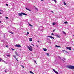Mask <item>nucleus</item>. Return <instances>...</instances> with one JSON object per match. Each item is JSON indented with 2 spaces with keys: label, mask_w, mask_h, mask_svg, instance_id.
<instances>
[{
  "label": "nucleus",
  "mask_w": 74,
  "mask_h": 74,
  "mask_svg": "<svg viewBox=\"0 0 74 74\" xmlns=\"http://www.w3.org/2000/svg\"><path fill=\"white\" fill-rule=\"evenodd\" d=\"M67 67L68 68V69H74V66L72 65H68Z\"/></svg>",
  "instance_id": "obj_1"
},
{
  "label": "nucleus",
  "mask_w": 74,
  "mask_h": 74,
  "mask_svg": "<svg viewBox=\"0 0 74 74\" xmlns=\"http://www.w3.org/2000/svg\"><path fill=\"white\" fill-rule=\"evenodd\" d=\"M27 47L28 48L29 51H33V49L32 48H31V47H30L28 46H27Z\"/></svg>",
  "instance_id": "obj_2"
},
{
  "label": "nucleus",
  "mask_w": 74,
  "mask_h": 74,
  "mask_svg": "<svg viewBox=\"0 0 74 74\" xmlns=\"http://www.w3.org/2000/svg\"><path fill=\"white\" fill-rule=\"evenodd\" d=\"M15 46L16 47H21V45L19 44H16V45Z\"/></svg>",
  "instance_id": "obj_3"
},
{
  "label": "nucleus",
  "mask_w": 74,
  "mask_h": 74,
  "mask_svg": "<svg viewBox=\"0 0 74 74\" xmlns=\"http://www.w3.org/2000/svg\"><path fill=\"white\" fill-rule=\"evenodd\" d=\"M53 71L54 72V73H56V74H58V72H57L55 70L53 69Z\"/></svg>",
  "instance_id": "obj_4"
},
{
  "label": "nucleus",
  "mask_w": 74,
  "mask_h": 74,
  "mask_svg": "<svg viewBox=\"0 0 74 74\" xmlns=\"http://www.w3.org/2000/svg\"><path fill=\"white\" fill-rule=\"evenodd\" d=\"M21 14H22V15H27V14L25 13L21 12Z\"/></svg>",
  "instance_id": "obj_5"
},
{
  "label": "nucleus",
  "mask_w": 74,
  "mask_h": 74,
  "mask_svg": "<svg viewBox=\"0 0 74 74\" xmlns=\"http://www.w3.org/2000/svg\"><path fill=\"white\" fill-rule=\"evenodd\" d=\"M66 49H69V50H71V47H66Z\"/></svg>",
  "instance_id": "obj_6"
},
{
  "label": "nucleus",
  "mask_w": 74,
  "mask_h": 74,
  "mask_svg": "<svg viewBox=\"0 0 74 74\" xmlns=\"http://www.w3.org/2000/svg\"><path fill=\"white\" fill-rule=\"evenodd\" d=\"M47 37H50V38H51V39H54V37H52V36H48Z\"/></svg>",
  "instance_id": "obj_7"
},
{
  "label": "nucleus",
  "mask_w": 74,
  "mask_h": 74,
  "mask_svg": "<svg viewBox=\"0 0 74 74\" xmlns=\"http://www.w3.org/2000/svg\"><path fill=\"white\" fill-rule=\"evenodd\" d=\"M15 52L16 55L18 56H19V55H18V53L17 52L15 51Z\"/></svg>",
  "instance_id": "obj_8"
},
{
  "label": "nucleus",
  "mask_w": 74,
  "mask_h": 74,
  "mask_svg": "<svg viewBox=\"0 0 74 74\" xmlns=\"http://www.w3.org/2000/svg\"><path fill=\"white\" fill-rule=\"evenodd\" d=\"M55 36H56V37H58V38H60V36L58 35H55Z\"/></svg>",
  "instance_id": "obj_9"
},
{
  "label": "nucleus",
  "mask_w": 74,
  "mask_h": 74,
  "mask_svg": "<svg viewBox=\"0 0 74 74\" xmlns=\"http://www.w3.org/2000/svg\"><path fill=\"white\" fill-rule=\"evenodd\" d=\"M25 8L27 10H28V11H31V10H30V9H29L25 7Z\"/></svg>",
  "instance_id": "obj_10"
},
{
  "label": "nucleus",
  "mask_w": 74,
  "mask_h": 74,
  "mask_svg": "<svg viewBox=\"0 0 74 74\" xmlns=\"http://www.w3.org/2000/svg\"><path fill=\"white\" fill-rule=\"evenodd\" d=\"M18 15L19 16H22V15L21 14V13H19Z\"/></svg>",
  "instance_id": "obj_11"
},
{
  "label": "nucleus",
  "mask_w": 74,
  "mask_h": 74,
  "mask_svg": "<svg viewBox=\"0 0 74 74\" xmlns=\"http://www.w3.org/2000/svg\"><path fill=\"white\" fill-rule=\"evenodd\" d=\"M56 23L55 22H53V26H54V25H56Z\"/></svg>",
  "instance_id": "obj_12"
},
{
  "label": "nucleus",
  "mask_w": 74,
  "mask_h": 74,
  "mask_svg": "<svg viewBox=\"0 0 74 74\" xmlns=\"http://www.w3.org/2000/svg\"><path fill=\"white\" fill-rule=\"evenodd\" d=\"M43 50L44 51H47V49L46 48H43Z\"/></svg>",
  "instance_id": "obj_13"
},
{
  "label": "nucleus",
  "mask_w": 74,
  "mask_h": 74,
  "mask_svg": "<svg viewBox=\"0 0 74 74\" xmlns=\"http://www.w3.org/2000/svg\"><path fill=\"white\" fill-rule=\"evenodd\" d=\"M56 47H57V48H60V46H58V45H56Z\"/></svg>",
  "instance_id": "obj_14"
},
{
  "label": "nucleus",
  "mask_w": 74,
  "mask_h": 74,
  "mask_svg": "<svg viewBox=\"0 0 74 74\" xmlns=\"http://www.w3.org/2000/svg\"><path fill=\"white\" fill-rule=\"evenodd\" d=\"M4 38H5V36H7V34H6V33L5 34H4Z\"/></svg>",
  "instance_id": "obj_15"
},
{
  "label": "nucleus",
  "mask_w": 74,
  "mask_h": 74,
  "mask_svg": "<svg viewBox=\"0 0 74 74\" xmlns=\"http://www.w3.org/2000/svg\"><path fill=\"white\" fill-rule=\"evenodd\" d=\"M34 7H35V10H36L37 11H38V9H37V8L36 7L34 6Z\"/></svg>",
  "instance_id": "obj_16"
},
{
  "label": "nucleus",
  "mask_w": 74,
  "mask_h": 74,
  "mask_svg": "<svg viewBox=\"0 0 74 74\" xmlns=\"http://www.w3.org/2000/svg\"><path fill=\"white\" fill-rule=\"evenodd\" d=\"M30 74H34V73H33V72L32 71H30Z\"/></svg>",
  "instance_id": "obj_17"
},
{
  "label": "nucleus",
  "mask_w": 74,
  "mask_h": 74,
  "mask_svg": "<svg viewBox=\"0 0 74 74\" xmlns=\"http://www.w3.org/2000/svg\"><path fill=\"white\" fill-rule=\"evenodd\" d=\"M64 23H65V24H67L68 22L67 21H65L64 22Z\"/></svg>",
  "instance_id": "obj_18"
},
{
  "label": "nucleus",
  "mask_w": 74,
  "mask_h": 74,
  "mask_svg": "<svg viewBox=\"0 0 74 74\" xmlns=\"http://www.w3.org/2000/svg\"><path fill=\"white\" fill-rule=\"evenodd\" d=\"M64 3L65 5H66V6H67V5L66 4V2H64Z\"/></svg>",
  "instance_id": "obj_19"
},
{
  "label": "nucleus",
  "mask_w": 74,
  "mask_h": 74,
  "mask_svg": "<svg viewBox=\"0 0 74 74\" xmlns=\"http://www.w3.org/2000/svg\"><path fill=\"white\" fill-rule=\"evenodd\" d=\"M29 40L30 41H32V38H29Z\"/></svg>",
  "instance_id": "obj_20"
},
{
  "label": "nucleus",
  "mask_w": 74,
  "mask_h": 74,
  "mask_svg": "<svg viewBox=\"0 0 74 74\" xmlns=\"http://www.w3.org/2000/svg\"><path fill=\"white\" fill-rule=\"evenodd\" d=\"M52 1H54V2H55V3H56V0H52Z\"/></svg>",
  "instance_id": "obj_21"
},
{
  "label": "nucleus",
  "mask_w": 74,
  "mask_h": 74,
  "mask_svg": "<svg viewBox=\"0 0 74 74\" xmlns=\"http://www.w3.org/2000/svg\"><path fill=\"white\" fill-rule=\"evenodd\" d=\"M46 55L48 56H49V53H46Z\"/></svg>",
  "instance_id": "obj_22"
},
{
  "label": "nucleus",
  "mask_w": 74,
  "mask_h": 74,
  "mask_svg": "<svg viewBox=\"0 0 74 74\" xmlns=\"http://www.w3.org/2000/svg\"><path fill=\"white\" fill-rule=\"evenodd\" d=\"M62 32L63 33V34H66V33L62 31Z\"/></svg>",
  "instance_id": "obj_23"
},
{
  "label": "nucleus",
  "mask_w": 74,
  "mask_h": 74,
  "mask_svg": "<svg viewBox=\"0 0 74 74\" xmlns=\"http://www.w3.org/2000/svg\"><path fill=\"white\" fill-rule=\"evenodd\" d=\"M13 57H14V58H16V56H15V55H13Z\"/></svg>",
  "instance_id": "obj_24"
},
{
  "label": "nucleus",
  "mask_w": 74,
  "mask_h": 74,
  "mask_svg": "<svg viewBox=\"0 0 74 74\" xmlns=\"http://www.w3.org/2000/svg\"><path fill=\"white\" fill-rule=\"evenodd\" d=\"M7 56L8 57H10V55L9 54L7 55Z\"/></svg>",
  "instance_id": "obj_25"
},
{
  "label": "nucleus",
  "mask_w": 74,
  "mask_h": 74,
  "mask_svg": "<svg viewBox=\"0 0 74 74\" xmlns=\"http://www.w3.org/2000/svg\"><path fill=\"white\" fill-rule=\"evenodd\" d=\"M43 27L42 26L40 27V29H42Z\"/></svg>",
  "instance_id": "obj_26"
},
{
  "label": "nucleus",
  "mask_w": 74,
  "mask_h": 74,
  "mask_svg": "<svg viewBox=\"0 0 74 74\" xmlns=\"http://www.w3.org/2000/svg\"><path fill=\"white\" fill-rule=\"evenodd\" d=\"M29 26H32V27H33V26L32 25L30 24H29Z\"/></svg>",
  "instance_id": "obj_27"
},
{
  "label": "nucleus",
  "mask_w": 74,
  "mask_h": 74,
  "mask_svg": "<svg viewBox=\"0 0 74 74\" xmlns=\"http://www.w3.org/2000/svg\"><path fill=\"white\" fill-rule=\"evenodd\" d=\"M16 60L18 61V62L19 61V60H18V58H16Z\"/></svg>",
  "instance_id": "obj_28"
},
{
  "label": "nucleus",
  "mask_w": 74,
  "mask_h": 74,
  "mask_svg": "<svg viewBox=\"0 0 74 74\" xmlns=\"http://www.w3.org/2000/svg\"><path fill=\"white\" fill-rule=\"evenodd\" d=\"M3 62H4V63H5L6 64H7V62L5 61H3Z\"/></svg>",
  "instance_id": "obj_29"
},
{
  "label": "nucleus",
  "mask_w": 74,
  "mask_h": 74,
  "mask_svg": "<svg viewBox=\"0 0 74 74\" xmlns=\"http://www.w3.org/2000/svg\"><path fill=\"white\" fill-rule=\"evenodd\" d=\"M65 52H66V53H69V52H67V51H66Z\"/></svg>",
  "instance_id": "obj_30"
},
{
  "label": "nucleus",
  "mask_w": 74,
  "mask_h": 74,
  "mask_svg": "<svg viewBox=\"0 0 74 74\" xmlns=\"http://www.w3.org/2000/svg\"><path fill=\"white\" fill-rule=\"evenodd\" d=\"M6 18V19H8V17H5Z\"/></svg>",
  "instance_id": "obj_31"
},
{
  "label": "nucleus",
  "mask_w": 74,
  "mask_h": 74,
  "mask_svg": "<svg viewBox=\"0 0 74 74\" xmlns=\"http://www.w3.org/2000/svg\"><path fill=\"white\" fill-rule=\"evenodd\" d=\"M51 35H52L53 36H54L55 35V34H54L52 33L51 34Z\"/></svg>",
  "instance_id": "obj_32"
},
{
  "label": "nucleus",
  "mask_w": 74,
  "mask_h": 74,
  "mask_svg": "<svg viewBox=\"0 0 74 74\" xmlns=\"http://www.w3.org/2000/svg\"><path fill=\"white\" fill-rule=\"evenodd\" d=\"M31 45H33V47H34V45H33V44L31 43Z\"/></svg>",
  "instance_id": "obj_33"
},
{
  "label": "nucleus",
  "mask_w": 74,
  "mask_h": 74,
  "mask_svg": "<svg viewBox=\"0 0 74 74\" xmlns=\"http://www.w3.org/2000/svg\"><path fill=\"white\" fill-rule=\"evenodd\" d=\"M9 33H11L12 34H13V32H9Z\"/></svg>",
  "instance_id": "obj_34"
},
{
  "label": "nucleus",
  "mask_w": 74,
  "mask_h": 74,
  "mask_svg": "<svg viewBox=\"0 0 74 74\" xmlns=\"http://www.w3.org/2000/svg\"><path fill=\"white\" fill-rule=\"evenodd\" d=\"M62 61H63L64 62H65V61L64 60H63V59H62Z\"/></svg>",
  "instance_id": "obj_35"
},
{
  "label": "nucleus",
  "mask_w": 74,
  "mask_h": 74,
  "mask_svg": "<svg viewBox=\"0 0 74 74\" xmlns=\"http://www.w3.org/2000/svg\"><path fill=\"white\" fill-rule=\"evenodd\" d=\"M6 6H8V5L7 4H6Z\"/></svg>",
  "instance_id": "obj_36"
},
{
  "label": "nucleus",
  "mask_w": 74,
  "mask_h": 74,
  "mask_svg": "<svg viewBox=\"0 0 74 74\" xmlns=\"http://www.w3.org/2000/svg\"><path fill=\"white\" fill-rule=\"evenodd\" d=\"M6 47H7V48H8V45L6 46Z\"/></svg>",
  "instance_id": "obj_37"
},
{
  "label": "nucleus",
  "mask_w": 74,
  "mask_h": 74,
  "mask_svg": "<svg viewBox=\"0 0 74 74\" xmlns=\"http://www.w3.org/2000/svg\"><path fill=\"white\" fill-rule=\"evenodd\" d=\"M21 67H22L23 68H24V66H23V65H21Z\"/></svg>",
  "instance_id": "obj_38"
},
{
  "label": "nucleus",
  "mask_w": 74,
  "mask_h": 74,
  "mask_svg": "<svg viewBox=\"0 0 74 74\" xmlns=\"http://www.w3.org/2000/svg\"><path fill=\"white\" fill-rule=\"evenodd\" d=\"M1 60H2V59H1V58H0V62H1Z\"/></svg>",
  "instance_id": "obj_39"
},
{
  "label": "nucleus",
  "mask_w": 74,
  "mask_h": 74,
  "mask_svg": "<svg viewBox=\"0 0 74 74\" xmlns=\"http://www.w3.org/2000/svg\"><path fill=\"white\" fill-rule=\"evenodd\" d=\"M12 50H13V51H14V50H15V49H12Z\"/></svg>",
  "instance_id": "obj_40"
},
{
  "label": "nucleus",
  "mask_w": 74,
  "mask_h": 74,
  "mask_svg": "<svg viewBox=\"0 0 74 74\" xmlns=\"http://www.w3.org/2000/svg\"><path fill=\"white\" fill-rule=\"evenodd\" d=\"M29 47H30V48H32V46H31L30 45Z\"/></svg>",
  "instance_id": "obj_41"
},
{
  "label": "nucleus",
  "mask_w": 74,
  "mask_h": 74,
  "mask_svg": "<svg viewBox=\"0 0 74 74\" xmlns=\"http://www.w3.org/2000/svg\"><path fill=\"white\" fill-rule=\"evenodd\" d=\"M62 52H65L66 50H62Z\"/></svg>",
  "instance_id": "obj_42"
},
{
  "label": "nucleus",
  "mask_w": 74,
  "mask_h": 74,
  "mask_svg": "<svg viewBox=\"0 0 74 74\" xmlns=\"http://www.w3.org/2000/svg\"><path fill=\"white\" fill-rule=\"evenodd\" d=\"M4 57H5V58H6V57L5 56V55H4Z\"/></svg>",
  "instance_id": "obj_43"
},
{
  "label": "nucleus",
  "mask_w": 74,
  "mask_h": 74,
  "mask_svg": "<svg viewBox=\"0 0 74 74\" xmlns=\"http://www.w3.org/2000/svg\"><path fill=\"white\" fill-rule=\"evenodd\" d=\"M5 73H6V72H7V71H6V70H5Z\"/></svg>",
  "instance_id": "obj_44"
},
{
  "label": "nucleus",
  "mask_w": 74,
  "mask_h": 74,
  "mask_svg": "<svg viewBox=\"0 0 74 74\" xmlns=\"http://www.w3.org/2000/svg\"><path fill=\"white\" fill-rule=\"evenodd\" d=\"M27 34H29V33L28 32H27Z\"/></svg>",
  "instance_id": "obj_45"
},
{
  "label": "nucleus",
  "mask_w": 74,
  "mask_h": 74,
  "mask_svg": "<svg viewBox=\"0 0 74 74\" xmlns=\"http://www.w3.org/2000/svg\"><path fill=\"white\" fill-rule=\"evenodd\" d=\"M0 11H3V10H0Z\"/></svg>",
  "instance_id": "obj_46"
},
{
  "label": "nucleus",
  "mask_w": 74,
  "mask_h": 74,
  "mask_svg": "<svg viewBox=\"0 0 74 74\" xmlns=\"http://www.w3.org/2000/svg\"><path fill=\"white\" fill-rule=\"evenodd\" d=\"M53 32H55V29L53 30Z\"/></svg>",
  "instance_id": "obj_47"
},
{
  "label": "nucleus",
  "mask_w": 74,
  "mask_h": 74,
  "mask_svg": "<svg viewBox=\"0 0 74 74\" xmlns=\"http://www.w3.org/2000/svg\"><path fill=\"white\" fill-rule=\"evenodd\" d=\"M42 1H44V0H40Z\"/></svg>",
  "instance_id": "obj_48"
},
{
  "label": "nucleus",
  "mask_w": 74,
  "mask_h": 74,
  "mask_svg": "<svg viewBox=\"0 0 74 74\" xmlns=\"http://www.w3.org/2000/svg\"><path fill=\"white\" fill-rule=\"evenodd\" d=\"M64 60H66V58H64Z\"/></svg>",
  "instance_id": "obj_49"
},
{
  "label": "nucleus",
  "mask_w": 74,
  "mask_h": 74,
  "mask_svg": "<svg viewBox=\"0 0 74 74\" xmlns=\"http://www.w3.org/2000/svg\"><path fill=\"white\" fill-rule=\"evenodd\" d=\"M34 62H35V63H36V60L34 61Z\"/></svg>",
  "instance_id": "obj_50"
},
{
  "label": "nucleus",
  "mask_w": 74,
  "mask_h": 74,
  "mask_svg": "<svg viewBox=\"0 0 74 74\" xmlns=\"http://www.w3.org/2000/svg\"><path fill=\"white\" fill-rule=\"evenodd\" d=\"M51 12H52V13H53V11H51Z\"/></svg>",
  "instance_id": "obj_51"
},
{
  "label": "nucleus",
  "mask_w": 74,
  "mask_h": 74,
  "mask_svg": "<svg viewBox=\"0 0 74 74\" xmlns=\"http://www.w3.org/2000/svg\"><path fill=\"white\" fill-rule=\"evenodd\" d=\"M37 42H39V41H38H38H37Z\"/></svg>",
  "instance_id": "obj_52"
},
{
  "label": "nucleus",
  "mask_w": 74,
  "mask_h": 74,
  "mask_svg": "<svg viewBox=\"0 0 74 74\" xmlns=\"http://www.w3.org/2000/svg\"><path fill=\"white\" fill-rule=\"evenodd\" d=\"M0 14H2V13L0 12Z\"/></svg>",
  "instance_id": "obj_53"
},
{
  "label": "nucleus",
  "mask_w": 74,
  "mask_h": 74,
  "mask_svg": "<svg viewBox=\"0 0 74 74\" xmlns=\"http://www.w3.org/2000/svg\"><path fill=\"white\" fill-rule=\"evenodd\" d=\"M0 23H1V21H0Z\"/></svg>",
  "instance_id": "obj_54"
},
{
  "label": "nucleus",
  "mask_w": 74,
  "mask_h": 74,
  "mask_svg": "<svg viewBox=\"0 0 74 74\" xmlns=\"http://www.w3.org/2000/svg\"><path fill=\"white\" fill-rule=\"evenodd\" d=\"M40 31H42V29H40Z\"/></svg>",
  "instance_id": "obj_55"
},
{
  "label": "nucleus",
  "mask_w": 74,
  "mask_h": 74,
  "mask_svg": "<svg viewBox=\"0 0 74 74\" xmlns=\"http://www.w3.org/2000/svg\"><path fill=\"white\" fill-rule=\"evenodd\" d=\"M60 59H61V57H59Z\"/></svg>",
  "instance_id": "obj_56"
},
{
  "label": "nucleus",
  "mask_w": 74,
  "mask_h": 74,
  "mask_svg": "<svg viewBox=\"0 0 74 74\" xmlns=\"http://www.w3.org/2000/svg\"><path fill=\"white\" fill-rule=\"evenodd\" d=\"M27 36H28V34H27Z\"/></svg>",
  "instance_id": "obj_57"
},
{
  "label": "nucleus",
  "mask_w": 74,
  "mask_h": 74,
  "mask_svg": "<svg viewBox=\"0 0 74 74\" xmlns=\"http://www.w3.org/2000/svg\"><path fill=\"white\" fill-rule=\"evenodd\" d=\"M58 57H59V56H58Z\"/></svg>",
  "instance_id": "obj_58"
},
{
  "label": "nucleus",
  "mask_w": 74,
  "mask_h": 74,
  "mask_svg": "<svg viewBox=\"0 0 74 74\" xmlns=\"http://www.w3.org/2000/svg\"><path fill=\"white\" fill-rule=\"evenodd\" d=\"M37 47H38V46L37 45Z\"/></svg>",
  "instance_id": "obj_59"
},
{
  "label": "nucleus",
  "mask_w": 74,
  "mask_h": 74,
  "mask_svg": "<svg viewBox=\"0 0 74 74\" xmlns=\"http://www.w3.org/2000/svg\"><path fill=\"white\" fill-rule=\"evenodd\" d=\"M73 36H74V35H73Z\"/></svg>",
  "instance_id": "obj_60"
}]
</instances>
